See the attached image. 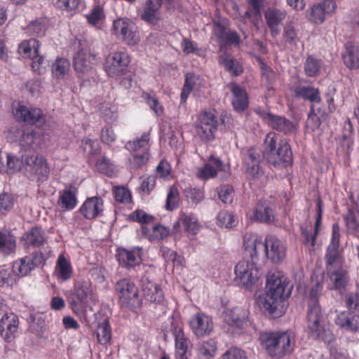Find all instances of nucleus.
<instances>
[{"instance_id":"69168bd1","label":"nucleus","mask_w":359,"mask_h":359,"mask_svg":"<svg viewBox=\"0 0 359 359\" xmlns=\"http://www.w3.org/2000/svg\"><path fill=\"white\" fill-rule=\"evenodd\" d=\"M149 158V154L148 151H144L141 154H135L131 160V165L135 168H140L144 165Z\"/></svg>"},{"instance_id":"de8ad7c7","label":"nucleus","mask_w":359,"mask_h":359,"mask_svg":"<svg viewBox=\"0 0 359 359\" xmlns=\"http://www.w3.org/2000/svg\"><path fill=\"white\" fill-rule=\"evenodd\" d=\"M57 267L59 269L60 278L64 280L69 279L72 275V269L70 264L63 255H60L57 260Z\"/></svg>"},{"instance_id":"864d4df0","label":"nucleus","mask_w":359,"mask_h":359,"mask_svg":"<svg viewBox=\"0 0 359 359\" xmlns=\"http://www.w3.org/2000/svg\"><path fill=\"white\" fill-rule=\"evenodd\" d=\"M96 166L100 172L107 175H111L114 171L113 163L105 156L97 161Z\"/></svg>"},{"instance_id":"680f3d73","label":"nucleus","mask_w":359,"mask_h":359,"mask_svg":"<svg viewBox=\"0 0 359 359\" xmlns=\"http://www.w3.org/2000/svg\"><path fill=\"white\" fill-rule=\"evenodd\" d=\"M194 85V78L191 75L187 74L185 83L181 93V102H185Z\"/></svg>"},{"instance_id":"2f4dec72","label":"nucleus","mask_w":359,"mask_h":359,"mask_svg":"<svg viewBox=\"0 0 359 359\" xmlns=\"http://www.w3.org/2000/svg\"><path fill=\"white\" fill-rule=\"evenodd\" d=\"M252 218L254 220L271 222L275 219V216L272 209L266 203H259Z\"/></svg>"},{"instance_id":"f704fd0d","label":"nucleus","mask_w":359,"mask_h":359,"mask_svg":"<svg viewBox=\"0 0 359 359\" xmlns=\"http://www.w3.org/2000/svg\"><path fill=\"white\" fill-rule=\"evenodd\" d=\"M175 339V346L177 353L184 356L187 353L190 341L184 337V332L181 327H175L172 330Z\"/></svg>"},{"instance_id":"8fccbe9b","label":"nucleus","mask_w":359,"mask_h":359,"mask_svg":"<svg viewBox=\"0 0 359 359\" xmlns=\"http://www.w3.org/2000/svg\"><path fill=\"white\" fill-rule=\"evenodd\" d=\"M217 224L222 227L231 228L234 225L233 216L227 211H221L217 217Z\"/></svg>"},{"instance_id":"c756f323","label":"nucleus","mask_w":359,"mask_h":359,"mask_svg":"<svg viewBox=\"0 0 359 359\" xmlns=\"http://www.w3.org/2000/svg\"><path fill=\"white\" fill-rule=\"evenodd\" d=\"M142 236L150 240H161L168 236L169 231L161 225H152L151 227L147 226H142Z\"/></svg>"},{"instance_id":"e433bc0d","label":"nucleus","mask_w":359,"mask_h":359,"mask_svg":"<svg viewBox=\"0 0 359 359\" xmlns=\"http://www.w3.org/2000/svg\"><path fill=\"white\" fill-rule=\"evenodd\" d=\"M219 63L234 76H238L243 72V67L239 65L238 62L229 56L226 53L221 55Z\"/></svg>"},{"instance_id":"72a5a7b5","label":"nucleus","mask_w":359,"mask_h":359,"mask_svg":"<svg viewBox=\"0 0 359 359\" xmlns=\"http://www.w3.org/2000/svg\"><path fill=\"white\" fill-rule=\"evenodd\" d=\"M41 142V135L38 133L31 130L25 133L20 139V145L25 149H36Z\"/></svg>"},{"instance_id":"cd10ccee","label":"nucleus","mask_w":359,"mask_h":359,"mask_svg":"<svg viewBox=\"0 0 359 359\" xmlns=\"http://www.w3.org/2000/svg\"><path fill=\"white\" fill-rule=\"evenodd\" d=\"M210 162L212 164H205L202 168L198 170L197 176L203 180H207L210 177H214L217 175V170H223V163L219 159L214 156H211Z\"/></svg>"},{"instance_id":"37998d69","label":"nucleus","mask_w":359,"mask_h":359,"mask_svg":"<svg viewBox=\"0 0 359 359\" xmlns=\"http://www.w3.org/2000/svg\"><path fill=\"white\" fill-rule=\"evenodd\" d=\"M320 67V61L309 55L304 63V71L308 76H315L319 73Z\"/></svg>"},{"instance_id":"4468645a","label":"nucleus","mask_w":359,"mask_h":359,"mask_svg":"<svg viewBox=\"0 0 359 359\" xmlns=\"http://www.w3.org/2000/svg\"><path fill=\"white\" fill-rule=\"evenodd\" d=\"M189 325L197 337L209 335L213 330L211 318L201 313L195 314L189 320Z\"/></svg>"},{"instance_id":"423d86ee","label":"nucleus","mask_w":359,"mask_h":359,"mask_svg":"<svg viewBox=\"0 0 359 359\" xmlns=\"http://www.w3.org/2000/svg\"><path fill=\"white\" fill-rule=\"evenodd\" d=\"M25 171L29 178L37 182L47 180L50 169L46 160L42 156L32 152L22 156Z\"/></svg>"},{"instance_id":"a211bd4d","label":"nucleus","mask_w":359,"mask_h":359,"mask_svg":"<svg viewBox=\"0 0 359 359\" xmlns=\"http://www.w3.org/2000/svg\"><path fill=\"white\" fill-rule=\"evenodd\" d=\"M248 311L242 307H234L225 316L226 322L231 327L244 329L248 324Z\"/></svg>"},{"instance_id":"f3484780","label":"nucleus","mask_w":359,"mask_h":359,"mask_svg":"<svg viewBox=\"0 0 359 359\" xmlns=\"http://www.w3.org/2000/svg\"><path fill=\"white\" fill-rule=\"evenodd\" d=\"M43 254L41 252H35L31 256L21 259L19 262H15L13 268L15 271H18L19 275L25 276L36 266L43 263Z\"/></svg>"},{"instance_id":"5fc2aeb1","label":"nucleus","mask_w":359,"mask_h":359,"mask_svg":"<svg viewBox=\"0 0 359 359\" xmlns=\"http://www.w3.org/2000/svg\"><path fill=\"white\" fill-rule=\"evenodd\" d=\"M179 201V192L176 187H171L167 196L166 208L172 210L177 208Z\"/></svg>"},{"instance_id":"f257e3e1","label":"nucleus","mask_w":359,"mask_h":359,"mask_svg":"<svg viewBox=\"0 0 359 359\" xmlns=\"http://www.w3.org/2000/svg\"><path fill=\"white\" fill-rule=\"evenodd\" d=\"M243 241L246 255L252 257L253 259H264L266 257L273 264H280L286 257L285 245L275 236H268L264 242H262L256 235L245 234Z\"/></svg>"},{"instance_id":"3c124183","label":"nucleus","mask_w":359,"mask_h":359,"mask_svg":"<svg viewBox=\"0 0 359 359\" xmlns=\"http://www.w3.org/2000/svg\"><path fill=\"white\" fill-rule=\"evenodd\" d=\"M218 195L220 200L226 204L233 201V187L229 184L221 186L218 188Z\"/></svg>"},{"instance_id":"49530a36","label":"nucleus","mask_w":359,"mask_h":359,"mask_svg":"<svg viewBox=\"0 0 359 359\" xmlns=\"http://www.w3.org/2000/svg\"><path fill=\"white\" fill-rule=\"evenodd\" d=\"M149 133H145L140 138L127 142L126 147L132 151H137L142 148H146L149 144Z\"/></svg>"},{"instance_id":"20e7f679","label":"nucleus","mask_w":359,"mask_h":359,"mask_svg":"<svg viewBox=\"0 0 359 359\" xmlns=\"http://www.w3.org/2000/svg\"><path fill=\"white\" fill-rule=\"evenodd\" d=\"M262 158L273 166L286 167L292 163V152L287 140L273 133L264 140Z\"/></svg>"},{"instance_id":"aec40b11","label":"nucleus","mask_w":359,"mask_h":359,"mask_svg":"<svg viewBox=\"0 0 359 359\" xmlns=\"http://www.w3.org/2000/svg\"><path fill=\"white\" fill-rule=\"evenodd\" d=\"M103 202L99 197H91L88 198L80 211L81 214L87 219H92L96 217L99 213L102 211Z\"/></svg>"},{"instance_id":"1a4fd4ad","label":"nucleus","mask_w":359,"mask_h":359,"mask_svg":"<svg viewBox=\"0 0 359 359\" xmlns=\"http://www.w3.org/2000/svg\"><path fill=\"white\" fill-rule=\"evenodd\" d=\"M218 126L219 121L215 111H204L196 126V133L202 141L207 142L215 139Z\"/></svg>"},{"instance_id":"c03bdc74","label":"nucleus","mask_w":359,"mask_h":359,"mask_svg":"<svg viewBox=\"0 0 359 359\" xmlns=\"http://www.w3.org/2000/svg\"><path fill=\"white\" fill-rule=\"evenodd\" d=\"M39 44L36 39H31L22 42L19 46V51L28 57H32L38 53Z\"/></svg>"},{"instance_id":"6e6552de","label":"nucleus","mask_w":359,"mask_h":359,"mask_svg":"<svg viewBox=\"0 0 359 359\" xmlns=\"http://www.w3.org/2000/svg\"><path fill=\"white\" fill-rule=\"evenodd\" d=\"M116 290L118 294L121 304L131 309L140 307L141 300L137 287L127 279L118 281Z\"/></svg>"},{"instance_id":"774afa93","label":"nucleus","mask_w":359,"mask_h":359,"mask_svg":"<svg viewBox=\"0 0 359 359\" xmlns=\"http://www.w3.org/2000/svg\"><path fill=\"white\" fill-rule=\"evenodd\" d=\"M229 29L224 22H215L213 24V32L221 41L224 39Z\"/></svg>"},{"instance_id":"09e8293b","label":"nucleus","mask_w":359,"mask_h":359,"mask_svg":"<svg viewBox=\"0 0 359 359\" xmlns=\"http://www.w3.org/2000/svg\"><path fill=\"white\" fill-rule=\"evenodd\" d=\"M182 224L187 231L192 234H196L199 229V224L196 219L191 216L182 215L180 217Z\"/></svg>"},{"instance_id":"c9c22d12","label":"nucleus","mask_w":359,"mask_h":359,"mask_svg":"<svg viewBox=\"0 0 359 359\" xmlns=\"http://www.w3.org/2000/svg\"><path fill=\"white\" fill-rule=\"evenodd\" d=\"M97 339L98 343L102 345L107 344L111 339V330L109 322L104 319L99 323L97 328Z\"/></svg>"},{"instance_id":"473e14b6","label":"nucleus","mask_w":359,"mask_h":359,"mask_svg":"<svg viewBox=\"0 0 359 359\" xmlns=\"http://www.w3.org/2000/svg\"><path fill=\"white\" fill-rule=\"evenodd\" d=\"M294 95L297 97H302L311 102L319 103L320 97L319 90L311 86H297L294 88Z\"/></svg>"},{"instance_id":"a19ab883","label":"nucleus","mask_w":359,"mask_h":359,"mask_svg":"<svg viewBox=\"0 0 359 359\" xmlns=\"http://www.w3.org/2000/svg\"><path fill=\"white\" fill-rule=\"evenodd\" d=\"M15 248V238L11 233L0 232V250L8 254Z\"/></svg>"},{"instance_id":"13d9d810","label":"nucleus","mask_w":359,"mask_h":359,"mask_svg":"<svg viewBox=\"0 0 359 359\" xmlns=\"http://www.w3.org/2000/svg\"><path fill=\"white\" fill-rule=\"evenodd\" d=\"M142 97L157 116H161L163 114V107L155 97L145 93H143Z\"/></svg>"},{"instance_id":"6ab92c4d","label":"nucleus","mask_w":359,"mask_h":359,"mask_svg":"<svg viewBox=\"0 0 359 359\" xmlns=\"http://www.w3.org/2000/svg\"><path fill=\"white\" fill-rule=\"evenodd\" d=\"M285 16L286 15L284 11L275 8H269L265 11L266 22L273 36L279 34V26L285 18Z\"/></svg>"},{"instance_id":"5701e85b","label":"nucleus","mask_w":359,"mask_h":359,"mask_svg":"<svg viewBox=\"0 0 359 359\" xmlns=\"http://www.w3.org/2000/svg\"><path fill=\"white\" fill-rule=\"evenodd\" d=\"M335 323L337 325L351 332H357L359 330V316L341 312L336 318Z\"/></svg>"},{"instance_id":"bf43d9fd","label":"nucleus","mask_w":359,"mask_h":359,"mask_svg":"<svg viewBox=\"0 0 359 359\" xmlns=\"http://www.w3.org/2000/svg\"><path fill=\"white\" fill-rule=\"evenodd\" d=\"M260 67L263 79L269 84L273 83L277 78L276 73L270 67L262 62H260Z\"/></svg>"},{"instance_id":"9d476101","label":"nucleus","mask_w":359,"mask_h":359,"mask_svg":"<svg viewBox=\"0 0 359 359\" xmlns=\"http://www.w3.org/2000/svg\"><path fill=\"white\" fill-rule=\"evenodd\" d=\"M129 63V56L126 53H111L106 57L104 70L110 77H118L124 74Z\"/></svg>"},{"instance_id":"f8f14e48","label":"nucleus","mask_w":359,"mask_h":359,"mask_svg":"<svg viewBox=\"0 0 359 359\" xmlns=\"http://www.w3.org/2000/svg\"><path fill=\"white\" fill-rule=\"evenodd\" d=\"M132 22L124 18H119L114 21L113 29L116 35L121 36L122 39L128 45H135L140 39L138 34L133 30Z\"/></svg>"},{"instance_id":"603ef678","label":"nucleus","mask_w":359,"mask_h":359,"mask_svg":"<svg viewBox=\"0 0 359 359\" xmlns=\"http://www.w3.org/2000/svg\"><path fill=\"white\" fill-rule=\"evenodd\" d=\"M246 175L250 180H258L264 175V170L260 163L245 165Z\"/></svg>"},{"instance_id":"e2e57ef3","label":"nucleus","mask_w":359,"mask_h":359,"mask_svg":"<svg viewBox=\"0 0 359 359\" xmlns=\"http://www.w3.org/2000/svg\"><path fill=\"white\" fill-rule=\"evenodd\" d=\"M222 359H248L244 351L238 348H231L222 355Z\"/></svg>"},{"instance_id":"7ed1b4c3","label":"nucleus","mask_w":359,"mask_h":359,"mask_svg":"<svg viewBox=\"0 0 359 359\" xmlns=\"http://www.w3.org/2000/svg\"><path fill=\"white\" fill-rule=\"evenodd\" d=\"M292 285L280 272L269 273L266 278L264 308L271 314L280 316L283 313V301L290 296Z\"/></svg>"},{"instance_id":"c85d7f7f","label":"nucleus","mask_w":359,"mask_h":359,"mask_svg":"<svg viewBox=\"0 0 359 359\" xmlns=\"http://www.w3.org/2000/svg\"><path fill=\"white\" fill-rule=\"evenodd\" d=\"M327 273L333 283V288L336 290L345 287L348 283L347 272L341 266L327 269Z\"/></svg>"},{"instance_id":"2eb2a0df","label":"nucleus","mask_w":359,"mask_h":359,"mask_svg":"<svg viewBox=\"0 0 359 359\" xmlns=\"http://www.w3.org/2000/svg\"><path fill=\"white\" fill-rule=\"evenodd\" d=\"M95 55L90 50L82 48L74 57V66L77 72L88 73L93 69Z\"/></svg>"},{"instance_id":"4c0bfd02","label":"nucleus","mask_w":359,"mask_h":359,"mask_svg":"<svg viewBox=\"0 0 359 359\" xmlns=\"http://www.w3.org/2000/svg\"><path fill=\"white\" fill-rule=\"evenodd\" d=\"M326 259V270L334 269V264L337 267H341L342 261L339 254L338 248L334 245H329L325 255Z\"/></svg>"},{"instance_id":"412c9836","label":"nucleus","mask_w":359,"mask_h":359,"mask_svg":"<svg viewBox=\"0 0 359 359\" xmlns=\"http://www.w3.org/2000/svg\"><path fill=\"white\" fill-rule=\"evenodd\" d=\"M117 259L119 264L127 269L133 268L141 261L139 249L133 250H128L124 248L118 249Z\"/></svg>"},{"instance_id":"dca6fc26","label":"nucleus","mask_w":359,"mask_h":359,"mask_svg":"<svg viewBox=\"0 0 359 359\" xmlns=\"http://www.w3.org/2000/svg\"><path fill=\"white\" fill-rule=\"evenodd\" d=\"M18 318L13 313L5 314L0 321L1 337L8 342L11 341L18 328Z\"/></svg>"},{"instance_id":"b1692460","label":"nucleus","mask_w":359,"mask_h":359,"mask_svg":"<svg viewBox=\"0 0 359 359\" xmlns=\"http://www.w3.org/2000/svg\"><path fill=\"white\" fill-rule=\"evenodd\" d=\"M265 118L268 120L271 127L278 131L287 134L294 129L293 123L285 117L269 113L266 115Z\"/></svg>"},{"instance_id":"338daca9","label":"nucleus","mask_w":359,"mask_h":359,"mask_svg":"<svg viewBox=\"0 0 359 359\" xmlns=\"http://www.w3.org/2000/svg\"><path fill=\"white\" fill-rule=\"evenodd\" d=\"M185 194L186 196L194 203H198L204 198L203 193L196 188H188L185 190Z\"/></svg>"},{"instance_id":"0e129e2a","label":"nucleus","mask_w":359,"mask_h":359,"mask_svg":"<svg viewBox=\"0 0 359 359\" xmlns=\"http://www.w3.org/2000/svg\"><path fill=\"white\" fill-rule=\"evenodd\" d=\"M116 201L121 203H130L131 201V195L128 189L125 187H118L114 192Z\"/></svg>"},{"instance_id":"ddd939ff","label":"nucleus","mask_w":359,"mask_h":359,"mask_svg":"<svg viewBox=\"0 0 359 359\" xmlns=\"http://www.w3.org/2000/svg\"><path fill=\"white\" fill-rule=\"evenodd\" d=\"M337 4L333 1H323L314 4L307 11L308 19L316 24L322 23L325 20V14L334 13Z\"/></svg>"},{"instance_id":"0eeeda50","label":"nucleus","mask_w":359,"mask_h":359,"mask_svg":"<svg viewBox=\"0 0 359 359\" xmlns=\"http://www.w3.org/2000/svg\"><path fill=\"white\" fill-rule=\"evenodd\" d=\"M245 258L239 262L235 266L236 278L246 287L255 284L259 278V271L257 266L259 258L254 259L245 252Z\"/></svg>"},{"instance_id":"f03ea898","label":"nucleus","mask_w":359,"mask_h":359,"mask_svg":"<svg viewBox=\"0 0 359 359\" xmlns=\"http://www.w3.org/2000/svg\"><path fill=\"white\" fill-rule=\"evenodd\" d=\"M320 293V288L318 285L311 287L309 292L306 315L307 329L309 334L313 339L330 344L334 340V335L318 303Z\"/></svg>"},{"instance_id":"a878e982","label":"nucleus","mask_w":359,"mask_h":359,"mask_svg":"<svg viewBox=\"0 0 359 359\" xmlns=\"http://www.w3.org/2000/svg\"><path fill=\"white\" fill-rule=\"evenodd\" d=\"M344 62L346 66L352 69L359 67V46L353 43L348 42L346 46V53L343 55Z\"/></svg>"},{"instance_id":"ea45409f","label":"nucleus","mask_w":359,"mask_h":359,"mask_svg":"<svg viewBox=\"0 0 359 359\" xmlns=\"http://www.w3.org/2000/svg\"><path fill=\"white\" fill-rule=\"evenodd\" d=\"M58 203L62 208L73 209L76 204V192L70 189L63 191Z\"/></svg>"},{"instance_id":"6e6d98bb","label":"nucleus","mask_w":359,"mask_h":359,"mask_svg":"<svg viewBox=\"0 0 359 359\" xmlns=\"http://www.w3.org/2000/svg\"><path fill=\"white\" fill-rule=\"evenodd\" d=\"M90 293V290L86 285L78 284L74 289V294L80 304H84L88 296Z\"/></svg>"},{"instance_id":"393cba45","label":"nucleus","mask_w":359,"mask_h":359,"mask_svg":"<svg viewBox=\"0 0 359 359\" xmlns=\"http://www.w3.org/2000/svg\"><path fill=\"white\" fill-rule=\"evenodd\" d=\"M283 43L290 48H297L301 43L298 29L294 23L290 22L284 27Z\"/></svg>"},{"instance_id":"052dcab7","label":"nucleus","mask_w":359,"mask_h":359,"mask_svg":"<svg viewBox=\"0 0 359 359\" xmlns=\"http://www.w3.org/2000/svg\"><path fill=\"white\" fill-rule=\"evenodd\" d=\"M261 156L260 152L255 148L249 149L245 155V165L260 163Z\"/></svg>"},{"instance_id":"79ce46f5","label":"nucleus","mask_w":359,"mask_h":359,"mask_svg":"<svg viewBox=\"0 0 359 359\" xmlns=\"http://www.w3.org/2000/svg\"><path fill=\"white\" fill-rule=\"evenodd\" d=\"M217 350L214 340L210 339L201 344L198 348V356L201 359H210L215 353Z\"/></svg>"},{"instance_id":"bb28decb","label":"nucleus","mask_w":359,"mask_h":359,"mask_svg":"<svg viewBox=\"0 0 359 359\" xmlns=\"http://www.w3.org/2000/svg\"><path fill=\"white\" fill-rule=\"evenodd\" d=\"M161 7L158 1L147 0L141 15L142 19L149 23L155 24L159 19L158 11Z\"/></svg>"},{"instance_id":"58836bf2","label":"nucleus","mask_w":359,"mask_h":359,"mask_svg":"<svg viewBox=\"0 0 359 359\" xmlns=\"http://www.w3.org/2000/svg\"><path fill=\"white\" fill-rule=\"evenodd\" d=\"M348 231L359 232V211L355 208H349L346 216L344 217Z\"/></svg>"},{"instance_id":"4d7b16f0","label":"nucleus","mask_w":359,"mask_h":359,"mask_svg":"<svg viewBox=\"0 0 359 359\" xmlns=\"http://www.w3.org/2000/svg\"><path fill=\"white\" fill-rule=\"evenodd\" d=\"M6 163L8 166V172L9 173H14L19 171L21 169L22 165H24L23 161H20L19 158H17L9 154H6Z\"/></svg>"},{"instance_id":"9b49d317","label":"nucleus","mask_w":359,"mask_h":359,"mask_svg":"<svg viewBox=\"0 0 359 359\" xmlns=\"http://www.w3.org/2000/svg\"><path fill=\"white\" fill-rule=\"evenodd\" d=\"M14 116L18 121H23L29 124L42 126L45 122V115L39 108L27 107L22 104H18Z\"/></svg>"},{"instance_id":"4be33fe9","label":"nucleus","mask_w":359,"mask_h":359,"mask_svg":"<svg viewBox=\"0 0 359 359\" xmlns=\"http://www.w3.org/2000/svg\"><path fill=\"white\" fill-rule=\"evenodd\" d=\"M233 94L232 104L238 111H244L248 106V97L245 90L241 86L232 83L229 86Z\"/></svg>"},{"instance_id":"7c9ffc66","label":"nucleus","mask_w":359,"mask_h":359,"mask_svg":"<svg viewBox=\"0 0 359 359\" xmlns=\"http://www.w3.org/2000/svg\"><path fill=\"white\" fill-rule=\"evenodd\" d=\"M25 244L38 248L46 242L45 233L39 227H33L25 234Z\"/></svg>"},{"instance_id":"39448f33","label":"nucleus","mask_w":359,"mask_h":359,"mask_svg":"<svg viewBox=\"0 0 359 359\" xmlns=\"http://www.w3.org/2000/svg\"><path fill=\"white\" fill-rule=\"evenodd\" d=\"M266 352L272 357L281 358L292 351V339L285 332H268L260 336Z\"/></svg>"},{"instance_id":"a18cd8bd","label":"nucleus","mask_w":359,"mask_h":359,"mask_svg":"<svg viewBox=\"0 0 359 359\" xmlns=\"http://www.w3.org/2000/svg\"><path fill=\"white\" fill-rule=\"evenodd\" d=\"M69 67V62L67 59H57L52 66L53 74L57 78H61L67 73Z\"/></svg>"}]
</instances>
